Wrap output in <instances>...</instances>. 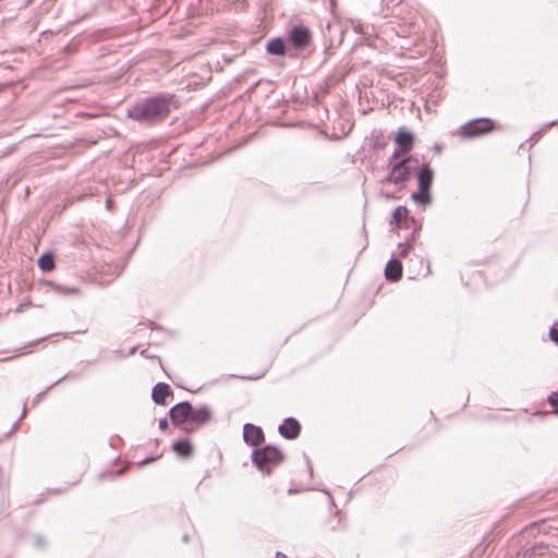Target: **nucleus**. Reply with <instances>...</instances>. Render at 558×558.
Listing matches in <instances>:
<instances>
[{"mask_svg":"<svg viewBox=\"0 0 558 558\" xmlns=\"http://www.w3.org/2000/svg\"><path fill=\"white\" fill-rule=\"evenodd\" d=\"M322 490H323V493H326L330 496V493L327 489H322Z\"/></svg>","mask_w":558,"mask_h":558,"instance_id":"obj_55","label":"nucleus"},{"mask_svg":"<svg viewBox=\"0 0 558 558\" xmlns=\"http://www.w3.org/2000/svg\"><path fill=\"white\" fill-rule=\"evenodd\" d=\"M183 541H184L185 543H187V542H189V536H187V535H184V536H183Z\"/></svg>","mask_w":558,"mask_h":558,"instance_id":"obj_54","label":"nucleus"},{"mask_svg":"<svg viewBox=\"0 0 558 558\" xmlns=\"http://www.w3.org/2000/svg\"><path fill=\"white\" fill-rule=\"evenodd\" d=\"M169 396H173V391L166 383H157L151 389V399L158 405H166V399Z\"/></svg>","mask_w":558,"mask_h":558,"instance_id":"obj_14","label":"nucleus"},{"mask_svg":"<svg viewBox=\"0 0 558 558\" xmlns=\"http://www.w3.org/2000/svg\"><path fill=\"white\" fill-rule=\"evenodd\" d=\"M411 198L414 203L423 208L429 206L433 202L432 192H428L424 189L422 190L420 186H417L416 191L412 192Z\"/></svg>","mask_w":558,"mask_h":558,"instance_id":"obj_17","label":"nucleus"},{"mask_svg":"<svg viewBox=\"0 0 558 558\" xmlns=\"http://www.w3.org/2000/svg\"><path fill=\"white\" fill-rule=\"evenodd\" d=\"M307 470H308L310 475L313 476V468H312L308 459H307Z\"/></svg>","mask_w":558,"mask_h":558,"instance_id":"obj_46","label":"nucleus"},{"mask_svg":"<svg viewBox=\"0 0 558 558\" xmlns=\"http://www.w3.org/2000/svg\"><path fill=\"white\" fill-rule=\"evenodd\" d=\"M44 339H45V337H44V338H41V339L35 340V341H32V342H29V343L26 345V348L32 349L34 345H36L39 341H41V340H44Z\"/></svg>","mask_w":558,"mask_h":558,"instance_id":"obj_42","label":"nucleus"},{"mask_svg":"<svg viewBox=\"0 0 558 558\" xmlns=\"http://www.w3.org/2000/svg\"><path fill=\"white\" fill-rule=\"evenodd\" d=\"M492 543L490 535L487 534L483 537L482 542L475 547L474 554L477 556L483 555Z\"/></svg>","mask_w":558,"mask_h":558,"instance_id":"obj_23","label":"nucleus"},{"mask_svg":"<svg viewBox=\"0 0 558 558\" xmlns=\"http://www.w3.org/2000/svg\"><path fill=\"white\" fill-rule=\"evenodd\" d=\"M396 173L392 172V169H389V172L388 174L385 177V179L383 180V183H393L396 185Z\"/></svg>","mask_w":558,"mask_h":558,"instance_id":"obj_31","label":"nucleus"},{"mask_svg":"<svg viewBox=\"0 0 558 558\" xmlns=\"http://www.w3.org/2000/svg\"><path fill=\"white\" fill-rule=\"evenodd\" d=\"M403 275L402 263L393 254L385 267V277L390 282H398Z\"/></svg>","mask_w":558,"mask_h":558,"instance_id":"obj_12","label":"nucleus"},{"mask_svg":"<svg viewBox=\"0 0 558 558\" xmlns=\"http://www.w3.org/2000/svg\"><path fill=\"white\" fill-rule=\"evenodd\" d=\"M251 460L259 472L269 476L274 468L284 461V453L277 446L268 444L254 448L251 453Z\"/></svg>","mask_w":558,"mask_h":558,"instance_id":"obj_3","label":"nucleus"},{"mask_svg":"<svg viewBox=\"0 0 558 558\" xmlns=\"http://www.w3.org/2000/svg\"><path fill=\"white\" fill-rule=\"evenodd\" d=\"M414 28H415V24H414V23H411V24H410V32H412Z\"/></svg>","mask_w":558,"mask_h":558,"instance_id":"obj_53","label":"nucleus"},{"mask_svg":"<svg viewBox=\"0 0 558 558\" xmlns=\"http://www.w3.org/2000/svg\"><path fill=\"white\" fill-rule=\"evenodd\" d=\"M160 456H149V457H146L145 459H143L142 461H140V466H145L147 465L148 463L153 462V461H156Z\"/></svg>","mask_w":558,"mask_h":558,"instance_id":"obj_33","label":"nucleus"},{"mask_svg":"<svg viewBox=\"0 0 558 558\" xmlns=\"http://www.w3.org/2000/svg\"><path fill=\"white\" fill-rule=\"evenodd\" d=\"M499 527H500V523H499V522H497V523L494 525V527L492 529V533H497V532H499Z\"/></svg>","mask_w":558,"mask_h":558,"instance_id":"obj_43","label":"nucleus"},{"mask_svg":"<svg viewBox=\"0 0 558 558\" xmlns=\"http://www.w3.org/2000/svg\"><path fill=\"white\" fill-rule=\"evenodd\" d=\"M541 136L542 131H536L530 136L529 142L531 143V145H534L539 140Z\"/></svg>","mask_w":558,"mask_h":558,"instance_id":"obj_34","label":"nucleus"},{"mask_svg":"<svg viewBox=\"0 0 558 558\" xmlns=\"http://www.w3.org/2000/svg\"><path fill=\"white\" fill-rule=\"evenodd\" d=\"M114 440H121L120 436H114L111 438L110 445L113 446Z\"/></svg>","mask_w":558,"mask_h":558,"instance_id":"obj_49","label":"nucleus"},{"mask_svg":"<svg viewBox=\"0 0 558 558\" xmlns=\"http://www.w3.org/2000/svg\"><path fill=\"white\" fill-rule=\"evenodd\" d=\"M403 156H405V153L395 147L392 155L388 159L387 168L391 169V163H396V161L400 160Z\"/></svg>","mask_w":558,"mask_h":558,"instance_id":"obj_25","label":"nucleus"},{"mask_svg":"<svg viewBox=\"0 0 558 558\" xmlns=\"http://www.w3.org/2000/svg\"><path fill=\"white\" fill-rule=\"evenodd\" d=\"M275 558H289V557L286 554L277 551Z\"/></svg>","mask_w":558,"mask_h":558,"instance_id":"obj_45","label":"nucleus"},{"mask_svg":"<svg viewBox=\"0 0 558 558\" xmlns=\"http://www.w3.org/2000/svg\"><path fill=\"white\" fill-rule=\"evenodd\" d=\"M66 490H68V488L49 489L50 493H54V494H63Z\"/></svg>","mask_w":558,"mask_h":558,"instance_id":"obj_41","label":"nucleus"},{"mask_svg":"<svg viewBox=\"0 0 558 558\" xmlns=\"http://www.w3.org/2000/svg\"><path fill=\"white\" fill-rule=\"evenodd\" d=\"M287 41L295 52L303 51L312 43V32L308 26L302 23L291 25L287 29Z\"/></svg>","mask_w":558,"mask_h":558,"instance_id":"obj_5","label":"nucleus"},{"mask_svg":"<svg viewBox=\"0 0 558 558\" xmlns=\"http://www.w3.org/2000/svg\"><path fill=\"white\" fill-rule=\"evenodd\" d=\"M140 354L145 357V359H155L156 356L155 355H151L149 354L148 350L147 349H143Z\"/></svg>","mask_w":558,"mask_h":558,"instance_id":"obj_40","label":"nucleus"},{"mask_svg":"<svg viewBox=\"0 0 558 558\" xmlns=\"http://www.w3.org/2000/svg\"><path fill=\"white\" fill-rule=\"evenodd\" d=\"M136 351H137V347H132L126 354H122L120 351H117V353L121 357H125V356H131V355L135 354Z\"/></svg>","mask_w":558,"mask_h":558,"instance_id":"obj_38","label":"nucleus"},{"mask_svg":"<svg viewBox=\"0 0 558 558\" xmlns=\"http://www.w3.org/2000/svg\"><path fill=\"white\" fill-rule=\"evenodd\" d=\"M547 402L549 403V405L551 408L555 409V411L558 413V391H553L548 398H547Z\"/></svg>","mask_w":558,"mask_h":558,"instance_id":"obj_27","label":"nucleus"},{"mask_svg":"<svg viewBox=\"0 0 558 558\" xmlns=\"http://www.w3.org/2000/svg\"><path fill=\"white\" fill-rule=\"evenodd\" d=\"M548 550V544L544 542H536L532 546L524 548L518 553V558H535L543 556Z\"/></svg>","mask_w":558,"mask_h":558,"instance_id":"obj_16","label":"nucleus"},{"mask_svg":"<svg viewBox=\"0 0 558 558\" xmlns=\"http://www.w3.org/2000/svg\"><path fill=\"white\" fill-rule=\"evenodd\" d=\"M171 449L179 458L183 459H190L194 453V446L190 438H180L173 441Z\"/></svg>","mask_w":558,"mask_h":558,"instance_id":"obj_15","label":"nucleus"},{"mask_svg":"<svg viewBox=\"0 0 558 558\" xmlns=\"http://www.w3.org/2000/svg\"><path fill=\"white\" fill-rule=\"evenodd\" d=\"M24 415H25V408L23 409L22 416L12 425L10 432L7 434V437H10L12 434H14L17 430V428L20 426V422L24 417Z\"/></svg>","mask_w":558,"mask_h":558,"instance_id":"obj_30","label":"nucleus"},{"mask_svg":"<svg viewBox=\"0 0 558 558\" xmlns=\"http://www.w3.org/2000/svg\"><path fill=\"white\" fill-rule=\"evenodd\" d=\"M413 250V244H408L405 242L398 244V256L401 258H405L409 253Z\"/></svg>","mask_w":558,"mask_h":558,"instance_id":"obj_24","label":"nucleus"},{"mask_svg":"<svg viewBox=\"0 0 558 558\" xmlns=\"http://www.w3.org/2000/svg\"><path fill=\"white\" fill-rule=\"evenodd\" d=\"M395 147L410 155L415 144V134L404 126H400L393 138Z\"/></svg>","mask_w":558,"mask_h":558,"instance_id":"obj_8","label":"nucleus"},{"mask_svg":"<svg viewBox=\"0 0 558 558\" xmlns=\"http://www.w3.org/2000/svg\"><path fill=\"white\" fill-rule=\"evenodd\" d=\"M266 373H267V369H265L256 375H246V376L231 375L230 377L245 379V380H257V379H260L262 377H264Z\"/></svg>","mask_w":558,"mask_h":558,"instance_id":"obj_26","label":"nucleus"},{"mask_svg":"<svg viewBox=\"0 0 558 558\" xmlns=\"http://www.w3.org/2000/svg\"><path fill=\"white\" fill-rule=\"evenodd\" d=\"M32 0H27V3H29Z\"/></svg>","mask_w":558,"mask_h":558,"instance_id":"obj_56","label":"nucleus"},{"mask_svg":"<svg viewBox=\"0 0 558 558\" xmlns=\"http://www.w3.org/2000/svg\"><path fill=\"white\" fill-rule=\"evenodd\" d=\"M158 427L161 432H165L168 429L169 427V423H168V420L166 417L163 418H160L159 420V423H158Z\"/></svg>","mask_w":558,"mask_h":558,"instance_id":"obj_36","label":"nucleus"},{"mask_svg":"<svg viewBox=\"0 0 558 558\" xmlns=\"http://www.w3.org/2000/svg\"><path fill=\"white\" fill-rule=\"evenodd\" d=\"M549 339L558 345V323H555L548 332Z\"/></svg>","mask_w":558,"mask_h":558,"instance_id":"obj_28","label":"nucleus"},{"mask_svg":"<svg viewBox=\"0 0 558 558\" xmlns=\"http://www.w3.org/2000/svg\"><path fill=\"white\" fill-rule=\"evenodd\" d=\"M81 377V374L78 373H66L65 375H63L61 378H59L58 380H56L54 383H52L49 387H47L46 390L37 393L33 400V404L36 405L38 402H40V400L45 397V395L47 393L48 390H50L52 387L59 385L62 380L66 379V378H71V379H78Z\"/></svg>","mask_w":558,"mask_h":558,"instance_id":"obj_19","label":"nucleus"},{"mask_svg":"<svg viewBox=\"0 0 558 558\" xmlns=\"http://www.w3.org/2000/svg\"><path fill=\"white\" fill-rule=\"evenodd\" d=\"M147 326H148L151 330H163V328H162L160 325H158L157 323L151 322V320H149V322L147 323Z\"/></svg>","mask_w":558,"mask_h":558,"instance_id":"obj_37","label":"nucleus"},{"mask_svg":"<svg viewBox=\"0 0 558 558\" xmlns=\"http://www.w3.org/2000/svg\"><path fill=\"white\" fill-rule=\"evenodd\" d=\"M265 50L269 56L274 57H284L287 54L294 57L293 53L289 52L290 47L287 38L280 36L269 39L265 46Z\"/></svg>","mask_w":558,"mask_h":558,"instance_id":"obj_10","label":"nucleus"},{"mask_svg":"<svg viewBox=\"0 0 558 558\" xmlns=\"http://www.w3.org/2000/svg\"><path fill=\"white\" fill-rule=\"evenodd\" d=\"M34 546L40 549L45 548V541L40 535L34 537Z\"/></svg>","mask_w":558,"mask_h":558,"instance_id":"obj_32","label":"nucleus"},{"mask_svg":"<svg viewBox=\"0 0 558 558\" xmlns=\"http://www.w3.org/2000/svg\"><path fill=\"white\" fill-rule=\"evenodd\" d=\"M43 501H44V497L41 496V497H38V499L35 501V504H40Z\"/></svg>","mask_w":558,"mask_h":558,"instance_id":"obj_52","label":"nucleus"},{"mask_svg":"<svg viewBox=\"0 0 558 558\" xmlns=\"http://www.w3.org/2000/svg\"><path fill=\"white\" fill-rule=\"evenodd\" d=\"M392 230L401 228L402 223H415V219L409 216V210L405 206H397L391 214L389 221Z\"/></svg>","mask_w":558,"mask_h":558,"instance_id":"obj_13","label":"nucleus"},{"mask_svg":"<svg viewBox=\"0 0 558 558\" xmlns=\"http://www.w3.org/2000/svg\"><path fill=\"white\" fill-rule=\"evenodd\" d=\"M243 441L254 448L260 447L265 442L263 428L253 423H245L243 425Z\"/></svg>","mask_w":558,"mask_h":558,"instance_id":"obj_7","label":"nucleus"},{"mask_svg":"<svg viewBox=\"0 0 558 558\" xmlns=\"http://www.w3.org/2000/svg\"><path fill=\"white\" fill-rule=\"evenodd\" d=\"M39 269L49 272L54 268V254L50 251L44 252L37 259Z\"/></svg>","mask_w":558,"mask_h":558,"instance_id":"obj_18","label":"nucleus"},{"mask_svg":"<svg viewBox=\"0 0 558 558\" xmlns=\"http://www.w3.org/2000/svg\"><path fill=\"white\" fill-rule=\"evenodd\" d=\"M29 351H31V350H28V352H29ZM25 353H27V351H25V350H24V349H22V348H21V349H19V350L16 351V355H23V354H25Z\"/></svg>","mask_w":558,"mask_h":558,"instance_id":"obj_47","label":"nucleus"},{"mask_svg":"<svg viewBox=\"0 0 558 558\" xmlns=\"http://www.w3.org/2000/svg\"><path fill=\"white\" fill-rule=\"evenodd\" d=\"M122 474H123V470H119V471H117V472L114 473V476H120V475H122Z\"/></svg>","mask_w":558,"mask_h":558,"instance_id":"obj_51","label":"nucleus"},{"mask_svg":"<svg viewBox=\"0 0 558 558\" xmlns=\"http://www.w3.org/2000/svg\"><path fill=\"white\" fill-rule=\"evenodd\" d=\"M496 128L493 119L482 117L475 118L462 124L456 132L463 141L477 138L492 133Z\"/></svg>","mask_w":558,"mask_h":558,"instance_id":"obj_4","label":"nucleus"},{"mask_svg":"<svg viewBox=\"0 0 558 558\" xmlns=\"http://www.w3.org/2000/svg\"><path fill=\"white\" fill-rule=\"evenodd\" d=\"M418 159L413 155H405L396 163H391L392 172L396 173V186L403 187L412 177V165L417 163Z\"/></svg>","mask_w":558,"mask_h":558,"instance_id":"obj_6","label":"nucleus"},{"mask_svg":"<svg viewBox=\"0 0 558 558\" xmlns=\"http://www.w3.org/2000/svg\"><path fill=\"white\" fill-rule=\"evenodd\" d=\"M302 430L301 423L293 416L286 417L278 426L279 435L287 440L296 439Z\"/></svg>","mask_w":558,"mask_h":558,"instance_id":"obj_9","label":"nucleus"},{"mask_svg":"<svg viewBox=\"0 0 558 558\" xmlns=\"http://www.w3.org/2000/svg\"><path fill=\"white\" fill-rule=\"evenodd\" d=\"M180 107V100L172 93H156L144 97L135 102L126 111V118L137 121L142 124H157L171 113L173 109Z\"/></svg>","mask_w":558,"mask_h":558,"instance_id":"obj_1","label":"nucleus"},{"mask_svg":"<svg viewBox=\"0 0 558 558\" xmlns=\"http://www.w3.org/2000/svg\"><path fill=\"white\" fill-rule=\"evenodd\" d=\"M413 223H402L401 228H412Z\"/></svg>","mask_w":558,"mask_h":558,"instance_id":"obj_50","label":"nucleus"},{"mask_svg":"<svg viewBox=\"0 0 558 558\" xmlns=\"http://www.w3.org/2000/svg\"><path fill=\"white\" fill-rule=\"evenodd\" d=\"M205 424H197L194 421H187L186 423H183V425L175 426L177 428L181 429L185 434H192L196 432L201 426H204Z\"/></svg>","mask_w":558,"mask_h":558,"instance_id":"obj_21","label":"nucleus"},{"mask_svg":"<svg viewBox=\"0 0 558 558\" xmlns=\"http://www.w3.org/2000/svg\"><path fill=\"white\" fill-rule=\"evenodd\" d=\"M554 125H558V120H554V121H550L548 122L545 128H550V126H554Z\"/></svg>","mask_w":558,"mask_h":558,"instance_id":"obj_44","label":"nucleus"},{"mask_svg":"<svg viewBox=\"0 0 558 558\" xmlns=\"http://www.w3.org/2000/svg\"><path fill=\"white\" fill-rule=\"evenodd\" d=\"M168 414L173 426L183 425L187 421L207 424L213 417V412L208 405L195 409L190 401H181L174 404Z\"/></svg>","mask_w":558,"mask_h":558,"instance_id":"obj_2","label":"nucleus"},{"mask_svg":"<svg viewBox=\"0 0 558 558\" xmlns=\"http://www.w3.org/2000/svg\"><path fill=\"white\" fill-rule=\"evenodd\" d=\"M434 149H435L437 153H440V151H441V145H440V144H435Z\"/></svg>","mask_w":558,"mask_h":558,"instance_id":"obj_48","label":"nucleus"},{"mask_svg":"<svg viewBox=\"0 0 558 558\" xmlns=\"http://www.w3.org/2000/svg\"><path fill=\"white\" fill-rule=\"evenodd\" d=\"M418 238V235L416 233H414L413 231L405 238L404 242L408 243V244H415V241L416 239Z\"/></svg>","mask_w":558,"mask_h":558,"instance_id":"obj_35","label":"nucleus"},{"mask_svg":"<svg viewBox=\"0 0 558 558\" xmlns=\"http://www.w3.org/2000/svg\"><path fill=\"white\" fill-rule=\"evenodd\" d=\"M372 138H373L372 146H373V149H375V150H380V149L385 148V146L387 145V141L381 131H373Z\"/></svg>","mask_w":558,"mask_h":558,"instance_id":"obj_20","label":"nucleus"},{"mask_svg":"<svg viewBox=\"0 0 558 558\" xmlns=\"http://www.w3.org/2000/svg\"><path fill=\"white\" fill-rule=\"evenodd\" d=\"M412 228H413L412 231L414 233H416L417 235H420V232L422 230V223H418V222L415 221V223H413Z\"/></svg>","mask_w":558,"mask_h":558,"instance_id":"obj_39","label":"nucleus"},{"mask_svg":"<svg viewBox=\"0 0 558 558\" xmlns=\"http://www.w3.org/2000/svg\"><path fill=\"white\" fill-rule=\"evenodd\" d=\"M51 287L57 293H62V294L78 293V289L75 287H68V286H62V284H58V283H51Z\"/></svg>","mask_w":558,"mask_h":558,"instance_id":"obj_22","label":"nucleus"},{"mask_svg":"<svg viewBox=\"0 0 558 558\" xmlns=\"http://www.w3.org/2000/svg\"><path fill=\"white\" fill-rule=\"evenodd\" d=\"M350 23L356 34H363V23L360 20H351Z\"/></svg>","mask_w":558,"mask_h":558,"instance_id":"obj_29","label":"nucleus"},{"mask_svg":"<svg viewBox=\"0 0 558 558\" xmlns=\"http://www.w3.org/2000/svg\"><path fill=\"white\" fill-rule=\"evenodd\" d=\"M434 170L429 163L424 162L416 173L417 186L422 187V190H426L432 192V185L434 182Z\"/></svg>","mask_w":558,"mask_h":558,"instance_id":"obj_11","label":"nucleus"}]
</instances>
